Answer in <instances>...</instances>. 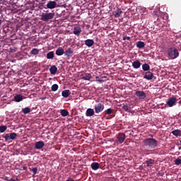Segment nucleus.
I'll list each match as a JSON object with an SVG mask.
<instances>
[{
  "label": "nucleus",
  "instance_id": "8",
  "mask_svg": "<svg viewBox=\"0 0 181 181\" xmlns=\"http://www.w3.org/2000/svg\"><path fill=\"white\" fill-rule=\"evenodd\" d=\"M57 6V3L54 1H49L47 4V9H54Z\"/></svg>",
  "mask_w": 181,
  "mask_h": 181
},
{
  "label": "nucleus",
  "instance_id": "7",
  "mask_svg": "<svg viewBox=\"0 0 181 181\" xmlns=\"http://www.w3.org/2000/svg\"><path fill=\"white\" fill-rule=\"evenodd\" d=\"M126 138L127 136H125V133H119L117 139L119 144H122L125 141Z\"/></svg>",
  "mask_w": 181,
  "mask_h": 181
},
{
  "label": "nucleus",
  "instance_id": "20",
  "mask_svg": "<svg viewBox=\"0 0 181 181\" xmlns=\"http://www.w3.org/2000/svg\"><path fill=\"white\" fill-rule=\"evenodd\" d=\"M90 168H92L93 170H98V169L100 168V163H92V164H90Z\"/></svg>",
  "mask_w": 181,
  "mask_h": 181
},
{
  "label": "nucleus",
  "instance_id": "22",
  "mask_svg": "<svg viewBox=\"0 0 181 181\" xmlns=\"http://www.w3.org/2000/svg\"><path fill=\"white\" fill-rule=\"evenodd\" d=\"M172 134L175 136H181V130L180 129H175L172 132Z\"/></svg>",
  "mask_w": 181,
  "mask_h": 181
},
{
  "label": "nucleus",
  "instance_id": "18",
  "mask_svg": "<svg viewBox=\"0 0 181 181\" xmlns=\"http://www.w3.org/2000/svg\"><path fill=\"white\" fill-rule=\"evenodd\" d=\"M70 94H71V92L70 91V90H64L62 92V95L64 98H67V97H69Z\"/></svg>",
  "mask_w": 181,
  "mask_h": 181
},
{
  "label": "nucleus",
  "instance_id": "26",
  "mask_svg": "<svg viewBox=\"0 0 181 181\" xmlns=\"http://www.w3.org/2000/svg\"><path fill=\"white\" fill-rule=\"evenodd\" d=\"M54 57V52L53 51H51L47 54V59L48 60H50Z\"/></svg>",
  "mask_w": 181,
  "mask_h": 181
},
{
  "label": "nucleus",
  "instance_id": "29",
  "mask_svg": "<svg viewBox=\"0 0 181 181\" xmlns=\"http://www.w3.org/2000/svg\"><path fill=\"white\" fill-rule=\"evenodd\" d=\"M146 166L151 167L154 164V160L150 159L146 161Z\"/></svg>",
  "mask_w": 181,
  "mask_h": 181
},
{
  "label": "nucleus",
  "instance_id": "9",
  "mask_svg": "<svg viewBox=\"0 0 181 181\" xmlns=\"http://www.w3.org/2000/svg\"><path fill=\"white\" fill-rule=\"evenodd\" d=\"M135 95H136V97H139V98H141V100L146 98V94L144 91L137 90L136 91Z\"/></svg>",
  "mask_w": 181,
  "mask_h": 181
},
{
  "label": "nucleus",
  "instance_id": "16",
  "mask_svg": "<svg viewBox=\"0 0 181 181\" xmlns=\"http://www.w3.org/2000/svg\"><path fill=\"white\" fill-rule=\"evenodd\" d=\"M22 100H23V95L21 94H18L14 96V101H16V103H21Z\"/></svg>",
  "mask_w": 181,
  "mask_h": 181
},
{
  "label": "nucleus",
  "instance_id": "34",
  "mask_svg": "<svg viewBox=\"0 0 181 181\" xmlns=\"http://www.w3.org/2000/svg\"><path fill=\"white\" fill-rule=\"evenodd\" d=\"M114 112V110L111 108H108L105 111V113L107 114V115H110V114H112Z\"/></svg>",
  "mask_w": 181,
  "mask_h": 181
},
{
  "label": "nucleus",
  "instance_id": "15",
  "mask_svg": "<svg viewBox=\"0 0 181 181\" xmlns=\"http://www.w3.org/2000/svg\"><path fill=\"white\" fill-rule=\"evenodd\" d=\"M55 53L57 56H63L64 54V49L62 47H59L57 49Z\"/></svg>",
  "mask_w": 181,
  "mask_h": 181
},
{
  "label": "nucleus",
  "instance_id": "14",
  "mask_svg": "<svg viewBox=\"0 0 181 181\" xmlns=\"http://www.w3.org/2000/svg\"><path fill=\"white\" fill-rule=\"evenodd\" d=\"M94 114H95V112H94V109H92V108L87 109L86 112V115L87 117H93Z\"/></svg>",
  "mask_w": 181,
  "mask_h": 181
},
{
  "label": "nucleus",
  "instance_id": "2",
  "mask_svg": "<svg viewBox=\"0 0 181 181\" xmlns=\"http://www.w3.org/2000/svg\"><path fill=\"white\" fill-rule=\"evenodd\" d=\"M144 144L146 146H149V148H156L158 146V141L155 139H146L144 140Z\"/></svg>",
  "mask_w": 181,
  "mask_h": 181
},
{
  "label": "nucleus",
  "instance_id": "17",
  "mask_svg": "<svg viewBox=\"0 0 181 181\" xmlns=\"http://www.w3.org/2000/svg\"><path fill=\"white\" fill-rule=\"evenodd\" d=\"M85 45L88 46V47H91V46L94 45V40L92 39H88L85 40Z\"/></svg>",
  "mask_w": 181,
  "mask_h": 181
},
{
  "label": "nucleus",
  "instance_id": "11",
  "mask_svg": "<svg viewBox=\"0 0 181 181\" xmlns=\"http://www.w3.org/2000/svg\"><path fill=\"white\" fill-rule=\"evenodd\" d=\"M73 53H74V51H73L71 47H69L66 51H64V56H66V57H71Z\"/></svg>",
  "mask_w": 181,
  "mask_h": 181
},
{
  "label": "nucleus",
  "instance_id": "28",
  "mask_svg": "<svg viewBox=\"0 0 181 181\" xmlns=\"http://www.w3.org/2000/svg\"><path fill=\"white\" fill-rule=\"evenodd\" d=\"M91 78V74L86 73L85 75L82 77V80H87L90 81Z\"/></svg>",
  "mask_w": 181,
  "mask_h": 181
},
{
  "label": "nucleus",
  "instance_id": "35",
  "mask_svg": "<svg viewBox=\"0 0 181 181\" xmlns=\"http://www.w3.org/2000/svg\"><path fill=\"white\" fill-rule=\"evenodd\" d=\"M123 110L126 111V112H129V107H128V105H123Z\"/></svg>",
  "mask_w": 181,
  "mask_h": 181
},
{
  "label": "nucleus",
  "instance_id": "13",
  "mask_svg": "<svg viewBox=\"0 0 181 181\" xmlns=\"http://www.w3.org/2000/svg\"><path fill=\"white\" fill-rule=\"evenodd\" d=\"M73 33L76 36H80V35L81 34V28H80L78 26V27H75L74 28Z\"/></svg>",
  "mask_w": 181,
  "mask_h": 181
},
{
  "label": "nucleus",
  "instance_id": "23",
  "mask_svg": "<svg viewBox=\"0 0 181 181\" xmlns=\"http://www.w3.org/2000/svg\"><path fill=\"white\" fill-rule=\"evenodd\" d=\"M142 69L144 71H149V70L151 69V66H149V64H144L142 65Z\"/></svg>",
  "mask_w": 181,
  "mask_h": 181
},
{
  "label": "nucleus",
  "instance_id": "4",
  "mask_svg": "<svg viewBox=\"0 0 181 181\" xmlns=\"http://www.w3.org/2000/svg\"><path fill=\"white\" fill-rule=\"evenodd\" d=\"M17 137H18V134H17L16 133H15V132L10 133V134H6L4 136V138L5 141H6V142H8V141H9V140H11V139L12 141H13V140L16 139Z\"/></svg>",
  "mask_w": 181,
  "mask_h": 181
},
{
  "label": "nucleus",
  "instance_id": "41",
  "mask_svg": "<svg viewBox=\"0 0 181 181\" xmlns=\"http://www.w3.org/2000/svg\"><path fill=\"white\" fill-rule=\"evenodd\" d=\"M7 181H17V180H16L15 179H13V178H10L8 180H7Z\"/></svg>",
  "mask_w": 181,
  "mask_h": 181
},
{
  "label": "nucleus",
  "instance_id": "10",
  "mask_svg": "<svg viewBox=\"0 0 181 181\" xmlns=\"http://www.w3.org/2000/svg\"><path fill=\"white\" fill-rule=\"evenodd\" d=\"M144 78H145L146 80H153V73H152L149 71H147L145 73Z\"/></svg>",
  "mask_w": 181,
  "mask_h": 181
},
{
  "label": "nucleus",
  "instance_id": "19",
  "mask_svg": "<svg viewBox=\"0 0 181 181\" xmlns=\"http://www.w3.org/2000/svg\"><path fill=\"white\" fill-rule=\"evenodd\" d=\"M132 67L134 69H139L141 67V62L136 60L132 63Z\"/></svg>",
  "mask_w": 181,
  "mask_h": 181
},
{
  "label": "nucleus",
  "instance_id": "6",
  "mask_svg": "<svg viewBox=\"0 0 181 181\" xmlns=\"http://www.w3.org/2000/svg\"><path fill=\"white\" fill-rule=\"evenodd\" d=\"M177 102V99L176 98L171 97L168 98L165 106L168 105V107H173L174 105H176Z\"/></svg>",
  "mask_w": 181,
  "mask_h": 181
},
{
  "label": "nucleus",
  "instance_id": "27",
  "mask_svg": "<svg viewBox=\"0 0 181 181\" xmlns=\"http://www.w3.org/2000/svg\"><path fill=\"white\" fill-rule=\"evenodd\" d=\"M60 114L62 117H67L69 115V111L66 109L61 110Z\"/></svg>",
  "mask_w": 181,
  "mask_h": 181
},
{
  "label": "nucleus",
  "instance_id": "42",
  "mask_svg": "<svg viewBox=\"0 0 181 181\" xmlns=\"http://www.w3.org/2000/svg\"><path fill=\"white\" fill-rule=\"evenodd\" d=\"M27 168L26 167H23V170H26Z\"/></svg>",
  "mask_w": 181,
  "mask_h": 181
},
{
  "label": "nucleus",
  "instance_id": "24",
  "mask_svg": "<svg viewBox=\"0 0 181 181\" xmlns=\"http://www.w3.org/2000/svg\"><path fill=\"white\" fill-rule=\"evenodd\" d=\"M49 71H50L51 74H56V73H57V67L56 66L53 65L49 69Z\"/></svg>",
  "mask_w": 181,
  "mask_h": 181
},
{
  "label": "nucleus",
  "instance_id": "38",
  "mask_svg": "<svg viewBox=\"0 0 181 181\" xmlns=\"http://www.w3.org/2000/svg\"><path fill=\"white\" fill-rule=\"evenodd\" d=\"M123 40H131V37H124Z\"/></svg>",
  "mask_w": 181,
  "mask_h": 181
},
{
  "label": "nucleus",
  "instance_id": "3",
  "mask_svg": "<svg viewBox=\"0 0 181 181\" xmlns=\"http://www.w3.org/2000/svg\"><path fill=\"white\" fill-rule=\"evenodd\" d=\"M54 18V13H42L41 14V21L44 22H47L50 21V19H53Z\"/></svg>",
  "mask_w": 181,
  "mask_h": 181
},
{
  "label": "nucleus",
  "instance_id": "21",
  "mask_svg": "<svg viewBox=\"0 0 181 181\" xmlns=\"http://www.w3.org/2000/svg\"><path fill=\"white\" fill-rule=\"evenodd\" d=\"M136 46L138 47V49H144V47H145V42L143 41H138L136 43Z\"/></svg>",
  "mask_w": 181,
  "mask_h": 181
},
{
  "label": "nucleus",
  "instance_id": "31",
  "mask_svg": "<svg viewBox=\"0 0 181 181\" xmlns=\"http://www.w3.org/2000/svg\"><path fill=\"white\" fill-rule=\"evenodd\" d=\"M22 112L23 114H29L30 112V107H25L22 109Z\"/></svg>",
  "mask_w": 181,
  "mask_h": 181
},
{
  "label": "nucleus",
  "instance_id": "33",
  "mask_svg": "<svg viewBox=\"0 0 181 181\" xmlns=\"http://www.w3.org/2000/svg\"><path fill=\"white\" fill-rule=\"evenodd\" d=\"M6 129H8V127L6 126H0V132L1 134L5 132V131H6Z\"/></svg>",
  "mask_w": 181,
  "mask_h": 181
},
{
  "label": "nucleus",
  "instance_id": "5",
  "mask_svg": "<svg viewBox=\"0 0 181 181\" xmlns=\"http://www.w3.org/2000/svg\"><path fill=\"white\" fill-rule=\"evenodd\" d=\"M94 108L95 114H100L104 111L105 106L103 103H98L95 105Z\"/></svg>",
  "mask_w": 181,
  "mask_h": 181
},
{
  "label": "nucleus",
  "instance_id": "37",
  "mask_svg": "<svg viewBox=\"0 0 181 181\" xmlns=\"http://www.w3.org/2000/svg\"><path fill=\"white\" fill-rule=\"evenodd\" d=\"M33 174L36 175L37 173V168H34L32 169Z\"/></svg>",
  "mask_w": 181,
  "mask_h": 181
},
{
  "label": "nucleus",
  "instance_id": "30",
  "mask_svg": "<svg viewBox=\"0 0 181 181\" xmlns=\"http://www.w3.org/2000/svg\"><path fill=\"white\" fill-rule=\"evenodd\" d=\"M30 54H33V56H36V54H39V49H37V48H33L31 50Z\"/></svg>",
  "mask_w": 181,
  "mask_h": 181
},
{
  "label": "nucleus",
  "instance_id": "39",
  "mask_svg": "<svg viewBox=\"0 0 181 181\" xmlns=\"http://www.w3.org/2000/svg\"><path fill=\"white\" fill-rule=\"evenodd\" d=\"M4 23V20H2V17H0V26Z\"/></svg>",
  "mask_w": 181,
  "mask_h": 181
},
{
  "label": "nucleus",
  "instance_id": "1",
  "mask_svg": "<svg viewBox=\"0 0 181 181\" xmlns=\"http://www.w3.org/2000/svg\"><path fill=\"white\" fill-rule=\"evenodd\" d=\"M167 53L168 57L171 59V60H175V59H177L179 57V51L176 47H169L167 50Z\"/></svg>",
  "mask_w": 181,
  "mask_h": 181
},
{
  "label": "nucleus",
  "instance_id": "25",
  "mask_svg": "<svg viewBox=\"0 0 181 181\" xmlns=\"http://www.w3.org/2000/svg\"><path fill=\"white\" fill-rule=\"evenodd\" d=\"M121 13H122V11L120 8H117L115 11V18H119V16H121Z\"/></svg>",
  "mask_w": 181,
  "mask_h": 181
},
{
  "label": "nucleus",
  "instance_id": "40",
  "mask_svg": "<svg viewBox=\"0 0 181 181\" xmlns=\"http://www.w3.org/2000/svg\"><path fill=\"white\" fill-rule=\"evenodd\" d=\"M66 181H75V180L74 179L69 177V178L67 179Z\"/></svg>",
  "mask_w": 181,
  "mask_h": 181
},
{
  "label": "nucleus",
  "instance_id": "32",
  "mask_svg": "<svg viewBox=\"0 0 181 181\" xmlns=\"http://www.w3.org/2000/svg\"><path fill=\"white\" fill-rule=\"evenodd\" d=\"M51 90L52 91H57V90H59V85L57 84L52 85L51 87Z\"/></svg>",
  "mask_w": 181,
  "mask_h": 181
},
{
  "label": "nucleus",
  "instance_id": "36",
  "mask_svg": "<svg viewBox=\"0 0 181 181\" xmlns=\"http://www.w3.org/2000/svg\"><path fill=\"white\" fill-rule=\"evenodd\" d=\"M175 165H180V164H181V159H175Z\"/></svg>",
  "mask_w": 181,
  "mask_h": 181
},
{
  "label": "nucleus",
  "instance_id": "12",
  "mask_svg": "<svg viewBox=\"0 0 181 181\" xmlns=\"http://www.w3.org/2000/svg\"><path fill=\"white\" fill-rule=\"evenodd\" d=\"M45 146V142L42 141H37L35 144V149H42Z\"/></svg>",
  "mask_w": 181,
  "mask_h": 181
}]
</instances>
